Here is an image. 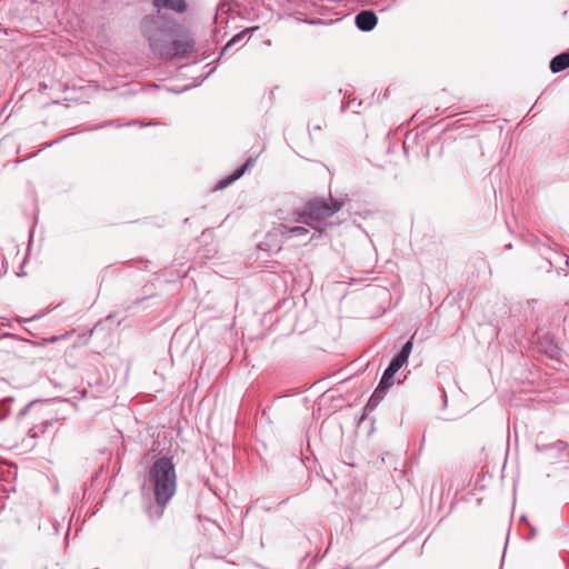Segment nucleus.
<instances>
[{
    "mask_svg": "<svg viewBox=\"0 0 569 569\" xmlns=\"http://www.w3.org/2000/svg\"><path fill=\"white\" fill-rule=\"evenodd\" d=\"M149 481L153 487L154 498L158 505L164 506L174 495L177 477L171 458L157 459L150 468Z\"/></svg>",
    "mask_w": 569,
    "mask_h": 569,
    "instance_id": "f257e3e1",
    "label": "nucleus"
},
{
    "mask_svg": "<svg viewBox=\"0 0 569 569\" xmlns=\"http://www.w3.org/2000/svg\"><path fill=\"white\" fill-rule=\"evenodd\" d=\"M342 206V201L333 198H313L308 200L302 209L293 212L291 221L318 229L323 220L332 217Z\"/></svg>",
    "mask_w": 569,
    "mask_h": 569,
    "instance_id": "f03ea898",
    "label": "nucleus"
},
{
    "mask_svg": "<svg viewBox=\"0 0 569 569\" xmlns=\"http://www.w3.org/2000/svg\"><path fill=\"white\" fill-rule=\"evenodd\" d=\"M177 23L163 16H147L141 21V32L148 40L149 47L153 53L162 57V51L158 47H154L153 41H157L160 46L168 47L169 41L173 38L177 32Z\"/></svg>",
    "mask_w": 569,
    "mask_h": 569,
    "instance_id": "7ed1b4c3",
    "label": "nucleus"
},
{
    "mask_svg": "<svg viewBox=\"0 0 569 569\" xmlns=\"http://www.w3.org/2000/svg\"><path fill=\"white\" fill-rule=\"evenodd\" d=\"M177 23L163 16H147L141 21V32L148 40L149 47L153 53L162 57V51L158 47H154L153 41H157L160 46L168 47L169 41L173 38L177 32Z\"/></svg>",
    "mask_w": 569,
    "mask_h": 569,
    "instance_id": "20e7f679",
    "label": "nucleus"
},
{
    "mask_svg": "<svg viewBox=\"0 0 569 569\" xmlns=\"http://www.w3.org/2000/svg\"><path fill=\"white\" fill-rule=\"evenodd\" d=\"M153 46L158 47L162 51L163 59H174L182 58L187 53L193 50V41L192 39L186 37L182 39H171L168 43V47L160 46L157 41H153Z\"/></svg>",
    "mask_w": 569,
    "mask_h": 569,
    "instance_id": "39448f33",
    "label": "nucleus"
},
{
    "mask_svg": "<svg viewBox=\"0 0 569 569\" xmlns=\"http://www.w3.org/2000/svg\"><path fill=\"white\" fill-rule=\"evenodd\" d=\"M293 223L291 218L288 219V222L279 223L273 228L274 232L281 236L284 240H290L292 238L306 237L309 231L303 226H291Z\"/></svg>",
    "mask_w": 569,
    "mask_h": 569,
    "instance_id": "423d86ee",
    "label": "nucleus"
},
{
    "mask_svg": "<svg viewBox=\"0 0 569 569\" xmlns=\"http://www.w3.org/2000/svg\"><path fill=\"white\" fill-rule=\"evenodd\" d=\"M377 22L378 18L372 10H362L355 18V23L361 31H371Z\"/></svg>",
    "mask_w": 569,
    "mask_h": 569,
    "instance_id": "0eeeda50",
    "label": "nucleus"
},
{
    "mask_svg": "<svg viewBox=\"0 0 569 569\" xmlns=\"http://www.w3.org/2000/svg\"><path fill=\"white\" fill-rule=\"evenodd\" d=\"M254 160L249 158L240 168H238L232 174L226 177L224 179H221L218 182L217 188L223 189L228 186H230L232 182L238 180L240 177L244 174L246 171L250 170L253 167Z\"/></svg>",
    "mask_w": 569,
    "mask_h": 569,
    "instance_id": "6e6552de",
    "label": "nucleus"
},
{
    "mask_svg": "<svg viewBox=\"0 0 569 569\" xmlns=\"http://www.w3.org/2000/svg\"><path fill=\"white\" fill-rule=\"evenodd\" d=\"M411 351H412V341L408 340L403 345L401 351L391 359L388 367H390L395 371H398L405 363L408 362V358H409Z\"/></svg>",
    "mask_w": 569,
    "mask_h": 569,
    "instance_id": "1a4fd4ad",
    "label": "nucleus"
},
{
    "mask_svg": "<svg viewBox=\"0 0 569 569\" xmlns=\"http://www.w3.org/2000/svg\"><path fill=\"white\" fill-rule=\"evenodd\" d=\"M154 7L160 11L161 8H168L177 12L187 10L186 0H153Z\"/></svg>",
    "mask_w": 569,
    "mask_h": 569,
    "instance_id": "9d476101",
    "label": "nucleus"
},
{
    "mask_svg": "<svg viewBox=\"0 0 569 569\" xmlns=\"http://www.w3.org/2000/svg\"><path fill=\"white\" fill-rule=\"evenodd\" d=\"M549 67H550L551 72H553V73L561 72V71L566 70L567 68H569V51L556 56L550 61Z\"/></svg>",
    "mask_w": 569,
    "mask_h": 569,
    "instance_id": "9b49d317",
    "label": "nucleus"
},
{
    "mask_svg": "<svg viewBox=\"0 0 569 569\" xmlns=\"http://www.w3.org/2000/svg\"><path fill=\"white\" fill-rule=\"evenodd\" d=\"M538 349L540 351H543L549 358L556 357L558 352V347L553 342L552 338H550L548 335H545L542 337V340L538 343Z\"/></svg>",
    "mask_w": 569,
    "mask_h": 569,
    "instance_id": "f8f14e48",
    "label": "nucleus"
},
{
    "mask_svg": "<svg viewBox=\"0 0 569 569\" xmlns=\"http://www.w3.org/2000/svg\"><path fill=\"white\" fill-rule=\"evenodd\" d=\"M248 38H249V30L248 29L237 33L223 47L221 56L226 54L233 47L241 46L246 41V39H248Z\"/></svg>",
    "mask_w": 569,
    "mask_h": 569,
    "instance_id": "ddd939ff",
    "label": "nucleus"
},
{
    "mask_svg": "<svg viewBox=\"0 0 569 569\" xmlns=\"http://www.w3.org/2000/svg\"><path fill=\"white\" fill-rule=\"evenodd\" d=\"M387 388H385L381 385H378V387L375 389L373 393L371 395L367 407L375 408L378 406V403L385 398Z\"/></svg>",
    "mask_w": 569,
    "mask_h": 569,
    "instance_id": "4468645a",
    "label": "nucleus"
},
{
    "mask_svg": "<svg viewBox=\"0 0 569 569\" xmlns=\"http://www.w3.org/2000/svg\"><path fill=\"white\" fill-rule=\"evenodd\" d=\"M387 388H385L381 385H378V387L375 389L373 393L371 395L367 407L375 408L378 406V403L385 398Z\"/></svg>",
    "mask_w": 569,
    "mask_h": 569,
    "instance_id": "2eb2a0df",
    "label": "nucleus"
},
{
    "mask_svg": "<svg viewBox=\"0 0 569 569\" xmlns=\"http://www.w3.org/2000/svg\"><path fill=\"white\" fill-rule=\"evenodd\" d=\"M397 373V371L392 370L390 367H387L385 370L379 385L383 386L385 388L389 389L390 386H392V378Z\"/></svg>",
    "mask_w": 569,
    "mask_h": 569,
    "instance_id": "dca6fc26",
    "label": "nucleus"
},
{
    "mask_svg": "<svg viewBox=\"0 0 569 569\" xmlns=\"http://www.w3.org/2000/svg\"><path fill=\"white\" fill-rule=\"evenodd\" d=\"M13 401L12 397H6L0 400V420L6 419L10 413V403Z\"/></svg>",
    "mask_w": 569,
    "mask_h": 569,
    "instance_id": "f3484780",
    "label": "nucleus"
},
{
    "mask_svg": "<svg viewBox=\"0 0 569 569\" xmlns=\"http://www.w3.org/2000/svg\"><path fill=\"white\" fill-rule=\"evenodd\" d=\"M49 426V422H46L41 426H33L32 428L29 429L28 431V435L31 437V438H36L39 432H43L44 429Z\"/></svg>",
    "mask_w": 569,
    "mask_h": 569,
    "instance_id": "a211bd4d",
    "label": "nucleus"
},
{
    "mask_svg": "<svg viewBox=\"0 0 569 569\" xmlns=\"http://www.w3.org/2000/svg\"><path fill=\"white\" fill-rule=\"evenodd\" d=\"M6 272V264L3 258L0 256V276Z\"/></svg>",
    "mask_w": 569,
    "mask_h": 569,
    "instance_id": "6ab92c4d",
    "label": "nucleus"
},
{
    "mask_svg": "<svg viewBox=\"0 0 569 569\" xmlns=\"http://www.w3.org/2000/svg\"><path fill=\"white\" fill-rule=\"evenodd\" d=\"M226 7H227V4H226V3H222V4H220V6H219L217 17H218L220 13L227 12Z\"/></svg>",
    "mask_w": 569,
    "mask_h": 569,
    "instance_id": "aec40b11",
    "label": "nucleus"
},
{
    "mask_svg": "<svg viewBox=\"0 0 569 569\" xmlns=\"http://www.w3.org/2000/svg\"><path fill=\"white\" fill-rule=\"evenodd\" d=\"M27 410H28V407H24L22 410H20L19 416L21 417V416L26 415Z\"/></svg>",
    "mask_w": 569,
    "mask_h": 569,
    "instance_id": "412c9836",
    "label": "nucleus"
}]
</instances>
